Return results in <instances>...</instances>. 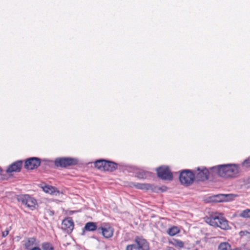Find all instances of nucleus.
Instances as JSON below:
<instances>
[{
    "label": "nucleus",
    "instance_id": "nucleus-4",
    "mask_svg": "<svg viewBox=\"0 0 250 250\" xmlns=\"http://www.w3.org/2000/svg\"><path fill=\"white\" fill-rule=\"evenodd\" d=\"M194 177L195 176L191 171L185 170L181 172L179 179L182 184L188 186L193 182Z\"/></svg>",
    "mask_w": 250,
    "mask_h": 250
},
{
    "label": "nucleus",
    "instance_id": "nucleus-9",
    "mask_svg": "<svg viewBox=\"0 0 250 250\" xmlns=\"http://www.w3.org/2000/svg\"><path fill=\"white\" fill-rule=\"evenodd\" d=\"M74 163V160L68 158H62L56 159L55 164L57 167H66L72 165Z\"/></svg>",
    "mask_w": 250,
    "mask_h": 250
},
{
    "label": "nucleus",
    "instance_id": "nucleus-24",
    "mask_svg": "<svg viewBox=\"0 0 250 250\" xmlns=\"http://www.w3.org/2000/svg\"><path fill=\"white\" fill-rule=\"evenodd\" d=\"M125 250H139V248L135 244H131L128 245Z\"/></svg>",
    "mask_w": 250,
    "mask_h": 250
},
{
    "label": "nucleus",
    "instance_id": "nucleus-16",
    "mask_svg": "<svg viewBox=\"0 0 250 250\" xmlns=\"http://www.w3.org/2000/svg\"><path fill=\"white\" fill-rule=\"evenodd\" d=\"M36 244L35 238L32 237L28 238L25 241L24 246L26 249H30L31 247Z\"/></svg>",
    "mask_w": 250,
    "mask_h": 250
},
{
    "label": "nucleus",
    "instance_id": "nucleus-20",
    "mask_svg": "<svg viewBox=\"0 0 250 250\" xmlns=\"http://www.w3.org/2000/svg\"><path fill=\"white\" fill-rule=\"evenodd\" d=\"M179 232V229L176 226L172 227L171 228H169L167 230V233L170 236H174L176 234L178 233Z\"/></svg>",
    "mask_w": 250,
    "mask_h": 250
},
{
    "label": "nucleus",
    "instance_id": "nucleus-26",
    "mask_svg": "<svg viewBox=\"0 0 250 250\" xmlns=\"http://www.w3.org/2000/svg\"><path fill=\"white\" fill-rule=\"evenodd\" d=\"M191 250H205L204 247L198 244L195 247H194Z\"/></svg>",
    "mask_w": 250,
    "mask_h": 250
},
{
    "label": "nucleus",
    "instance_id": "nucleus-23",
    "mask_svg": "<svg viewBox=\"0 0 250 250\" xmlns=\"http://www.w3.org/2000/svg\"><path fill=\"white\" fill-rule=\"evenodd\" d=\"M43 250H54L52 245L49 243H44L42 245Z\"/></svg>",
    "mask_w": 250,
    "mask_h": 250
},
{
    "label": "nucleus",
    "instance_id": "nucleus-1",
    "mask_svg": "<svg viewBox=\"0 0 250 250\" xmlns=\"http://www.w3.org/2000/svg\"><path fill=\"white\" fill-rule=\"evenodd\" d=\"M238 167L234 164L221 165L210 167L209 169L206 167L197 168L195 171V177L199 181H204L208 179L210 175H216L223 178L236 177L239 173Z\"/></svg>",
    "mask_w": 250,
    "mask_h": 250
},
{
    "label": "nucleus",
    "instance_id": "nucleus-3",
    "mask_svg": "<svg viewBox=\"0 0 250 250\" xmlns=\"http://www.w3.org/2000/svg\"><path fill=\"white\" fill-rule=\"evenodd\" d=\"M95 167L100 170L112 171L117 168V164L115 163L100 160L95 162Z\"/></svg>",
    "mask_w": 250,
    "mask_h": 250
},
{
    "label": "nucleus",
    "instance_id": "nucleus-22",
    "mask_svg": "<svg viewBox=\"0 0 250 250\" xmlns=\"http://www.w3.org/2000/svg\"><path fill=\"white\" fill-rule=\"evenodd\" d=\"M239 216L244 218H250V209L243 210L239 214Z\"/></svg>",
    "mask_w": 250,
    "mask_h": 250
},
{
    "label": "nucleus",
    "instance_id": "nucleus-25",
    "mask_svg": "<svg viewBox=\"0 0 250 250\" xmlns=\"http://www.w3.org/2000/svg\"><path fill=\"white\" fill-rule=\"evenodd\" d=\"M243 167H250V157L245 160L242 163Z\"/></svg>",
    "mask_w": 250,
    "mask_h": 250
},
{
    "label": "nucleus",
    "instance_id": "nucleus-12",
    "mask_svg": "<svg viewBox=\"0 0 250 250\" xmlns=\"http://www.w3.org/2000/svg\"><path fill=\"white\" fill-rule=\"evenodd\" d=\"M22 163L21 161H18L13 163L7 168L6 172L10 173L13 172H19L21 170Z\"/></svg>",
    "mask_w": 250,
    "mask_h": 250
},
{
    "label": "nucleus",
    "instance_id": "nucleus-18",
    "mask_svg": "<svg viewBox=\"0 0 250 250\" xmlns=\"http://www.w3.org/2000/svg\"><path fill=\"white\" fill-rule=\"evenodd\" d=\"M220 196L221 198L220 201H229L233 200L234 197H236V195L232 194H221Z\"/></svg>",
    "mask_w": 250,
    "mask_h": 250
},
{
    "label": "nucleus",
    "instance_id": "nucleus-2",
    "mask_svg": "<svg viewBox=\"0 0 250 250\" xmlns=\"http://www.w3.org/2000/svg\"><path fill=\"white\" fill-rule=\"evenodd\" d=\"M206 222L210 226L219 227L224 230L230 229L228 221L221 216L212 215L207 219Z\"/></svg>",
    "mask_w": 250,
    "mask_h": 250
},
{
    "label": "nucleus",
    "instance_id": "nucleus-28",
    "mask_svg": "<svg viewBox=\"0 0 250 250\" xmlns=\"http://www.w3.org/2000/svg\"><path fill=\"white\" fill-rule=\"evenodd\" d=\"M31 250H41V249L38 247H34L32 248L31 249Z\"/></svg>",
    "mask_w": 250,
    "mask_h": 250
},
{
    "label": "nucleus",
    "instance_id": "nucleus-8",
    "mask_svg": "<svg viewBox=\"0 0 250 250\" xmlns=\"http://www.w3.org/2000/svg\"><path fill=\"white\" fill-rule=\"evenodd\" d=\"M98 231L101 233L105 238H109L113 236L114 229L111 227L105 225L98 229Z\"/></svg>",
    "mask_w": 250,
    "mask_h": 250
},
{
    "label": "nucleus",
    "instance_id": "nucleus-21",
    "mask_svg": "<svg viewBox=\"0 0 250 250\" xmlns=\"http://www.w3.org/2000/svg\"><path fill=\"white\" fill-rule=\"evenodd\" d=\"M230 245L227 242L222 243L218 246V250H230Z\"/></svg>",
    "mask_w": 250,
    "mask_h": 250
},
{
    "label": "nucleus",
    "instance_id": "nucleus-7",
    "mask_svg": "<svg viewBox=\"0 0 250 250\" xmlns=\"http://www.w3.org/2000/svg\"><path fill=\"white\" fill-rule=\"evenodd\" d=\"M41 164L40 160L36 157L27 159L25 162V168L27 169H33L37 168Z\"/></svg>",
    "mask_w": 250,
    "mask_h": 250
},
{
    "label": "nucleus",
    "instance_id": "nucleus-19",
    "mask_svg": "<svg viewBox=\"0 0 250 250\" xmlns=\"http://www.w3.org/2000/svg\"><path fill=\"white\" fill-rule=\"evenodd\" d=\"M149 174L150 173L149 172L143 170H140L137 172L136 173V176L140 179L146 178L149 175Z\"/></svg>",
    "mask_w": 250,
    "mask_h": 250
},
{
    "label": "nucleus",
    "instance_id": "nucleus-10",
    "mask_svg": "<svg viewBox=\"0 0 250 250\" xmlns=\"http://www.w3.org/2000/svg\"><path fill=\"white\" fill-rule=\"evenodd\" d=\"M62 228L67 233L71 232L74 229V223L71 218H67L63 220Z\"/></svg>",
    "mask_w": 250,
    "mask_h": 250
},
{
    "label": "nucleus",
    "instance_id": "nucleus-14",
    "mask_svg": "<svg viewBox=\"0 0 250 250\" xmlns=\"http://www.w3.org/2000/svg\"><path fill=\"white\" fill-rule=\"evenodd\" d=\"M134 186L138 189L143 190H153V186L149 184H142V183H136L134 185Z\"/></svg>",
    "mask_w": 250,
    "mask_h": 250
},
{
    "label": "nucleus",
    "instance_id": "nucleus-17",
    "mask_svg": "<svg viewBox=\"0 0 250 250\" xmlns=\"http://www.w3.org/2000/svg\"><path fill=\"white\" fill-rule=\"evenodd\" d=\"M170 243L171 245L179 249L183 248L185 245L183 241L176 239H173Z\"/></svg>",
    "mask_w": 250,
    "mask_h": 250
},
{
    "label": "nucleus",
    "instance_id": "nucleus-27",
    "mask_svg": "<svg viewBox=\"0 0 250 250\" xmlns=\"http://www.w3.org/2000/svg\"><path fill=\"white\" fill-rule=\"evenodd\" d=\"M9 232V229H7L6 230L2 232V236L3 237H5L8 235Z\"/></svg>",
    "mask_w": 250,
    "mask_h": 250
},
{
    "label": "nucleus",
    "instance_id": "nucleus-6",
    "mask_svg": "<svg viewBox=\"0 0 250 250\" xmlns=\"http://www.w3.org/2000/svg\"><path fill=\"white\" fill-rule=\"evenodd\" d=\"M20 200L22 204L26 205L28 208L33 209L37 205L36 200L28 195H23L20 197Z\"/></svg>",
    "mask_w": 250,
    "mask_h": 250
},
{
    "label": "nucleus",
    "instance_id": "nucleus-11",
    "mask_svg": "<svg viewBox=\"0 0 250 250\" xmlns=\"http://www.w3.org/2000/svg\"><path fill=\"white\" fill-rule=\"evenodd\" d=\"M135 242L137 247L139 248V250H148L149 245L147 242L144 239L137 237L135 238Z\"/></svg>",
    "mask_w": 250,
    "mask_h": 250
},
{
    "label": "nucleus",
    "instance_id": "nucleus-15",
    "mask_svg": "<svg viewBox=\"0 0 250 250\" xmlns=\"http://www.w3.org/2000/svg\"><path fill=\"white\" fill-rule=\"evenodd\" d=\"M97 228V224L92 222H89L85 224L84 229L86 231H94Z\"/></svg>",
    "mask_w": 250,
    "mask_h": 250
},
{
    "label": "nucleus",
    "instance_id": "nucleus-13",
    "mask_svg": "<svg viewBox=\"0 0 250 250\" xmlns=\"http://www.w3.org/2000/svg\"><path fill=\"white\" fill-rule=\"evenodd\" d=\"M44 192L52 195L57 196L59 194V191L55 187L50 186H45L42 188Z\"/></svg>",
    "mask_w": 250,
    "mask_h": 250
},
{
    "label": "nucleus",
    "instance_id": "nucleus-5",
    "mask_svg": "<svg viewBox=\"0 0 250 250\" xmlns=\"http://www.w3.org/2000/svg\"><path fill=\"white\" fill-rule=\"evenodd\" d=\"M157 175L159 177L165 180H172V173L167 167H162L157 169Z\"/></svg>",
    "mask_w": 250,
    "mask_h": 250
},
{
    "label": "nucleus",
    "instance_id": "nucleus-29",
    "mask_svg": "<svg viewBox=\"0 0 250 250\" xmlns=\"http://www.w3.org/2000/svg\"><path fill=\"white\" fill-rule=\"evenodd\" d=\"M167 250H175L172 248H168Z\"/></svg>",
    "mask_w": 250,
    "mask_h": 250
}]
</instances>
